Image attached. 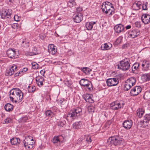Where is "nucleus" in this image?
Masks as SVG:
<instances>
[{
    "label": "nucleus",
    "instance_id": "nucleus-1",
    "mask_svg": "<svg viewBox=\"0 0 150 150\" xmlns=\"http://www.w3.org/2000/svg\"><path fill=\"white\" fill-rule=\"evenodd\" d=\"M10 98L11 100L16 103H19L23 98V93L19 88H13L10 91Z\"/></svg>",
    "mask_w": 150,
    "mask_h": 150
},
{
    "label": "nucleus",
    "instance_id": "nucleus-53",
    "mask_svg": "<svg viewBox=\"0 0 150 150\" xmlns=\"http://www.w3.org/2000/svg\"><path fill=\"white\" fill-rule=\"evenodd\" d=\"M65 84L68 87H69L71 85V83L69 81H65Z\"/></svg>",
    "mask_w": 150,
    "mask_h": 150
},
{
    "label": "nucleus",
    "instance_id": "nucleus-21",
    "mask_svg": "<svg viewBox=\"0 0 150 150\" xmlns=\"http://www.w3.org/2000/svg\"><path fill=\"white\" fill-rule=\"evenodd\" d=\"M36 80L37 85L39 86H41L43 85V82L44 81V79L43 77L38 76L36 77Z\"/></svg>",
    "mask_w": 150,
    "mask_h": 150
},
{
    "label": "nucleus",
    "instance_id": "nucleus-56",
    "mask_svg": "<svg viewBox=\"0 0 150 150\" xmlns=\"http://www.w3.org/2000/svg\"><path fill=\"white\" fill-rule=\"evenodd\" d=\"M106 8V3H103L102 5L101 9H105Z\"/></svg>",
    "mask_w": 150,
    "mask_h": 150
},
{
    "label": "nucleus",
    "instance_id": "nucleus-6",
    "mask_svg": "<svg viewBox=\"0 0 150 150\" xmlns=\"http://www.w3.org/2000/svg\"><path fill=\"white\" fill-rule=\"evenodd\" d=\"M142 90V89L140 86H136L131 90L130 95L133 96H136L141 92Z\"/></svg>",
    "mask_w": 150,
    "mask_h": 150
},
{
    "label": "nucleus",
    "instance_id": "nucleus-23",
    "mask_svg": "<svg viewBox=\"0 0 150 150\" xmlns=\"http://www.w3.org/2000/svg\"><path fill=\"white\" fill-rule=\"evenodd\" d=\"M20 139L18 138H13L10 140V142L12 145H18L20 143Z\"/></svg>",
    "mask_w": 150,
    "mask_h": 150
},
{
    "label": "nucleus",
    "instance_id": "nucleus-46",
    "mask_svg": "<svg viewBox=\"0 0 150 150\" xmlns=\"http://www.w3.org/2000/svg\"><path fill=\"white\" fill-rule=\"evenodd\" d=\"M121 41V38H118L116 40L115 44L116 45H118L120 43Z\"/></svg>",
    "mask_w": 150,
    "mask_h": 150
},
{
    "label": "nucleus",
    "instance_id": "nucleus-59",
    "mask_svg": "<svg viewBox=\"0 0 150 150\" xmlns=\"http://www.w3.org/2000/svg\"><path fill=\"white\" fill-rule=\"evenodd\" d=\"M115 13L114 10H112L110 12V13L109 14V15H112V14H114Z\"/></svg>",
    "mask_w": 150,
    "mask_h": 150
},
{
    "label": "nucleus",
    "instance_id": "nucleus-60",
    "mask_svg": "<svg viewBox=\"0 0 150 150\" xmlns=\"http://www.w3.org/2000/svg\"><path fill=\"white\" fill-rule=\"evenodd\" d=\"M111 10H106V11H105V10H102V11L104 13H105V14H107L108 12H109V11H110Z\"/></svg>",
    "mask_w": 150,
    "mask_h": 150
},
{
    "label": "nucleus",
    "instance_id": "nucleus-15",
    "mask_svg": "<svg viewBox=\"0 0 150 150\" xmlns=\"http://www.w3.org/2000/svg\"><path fill=\"white\" fill-rule=\"evenodd\" d=\"M17 69V66L16 65H13L11 68L6 71V75L7 76H11L13 74Z\"/></svg>",
    "mask_w": 150,
    "mask_h": 150
},
{
    "label": "nucleus",
    "instance_id": "nucleus-55",
    "mask_svg": "<svg viewBox=\"0 0 150 150\" xmlns=\"http://www.w3.org/2000/svg\"><path fill=\"white\" fill-rule=\"evenodd\" d=\"M69 117H70V115H69V113L67 115H64L63 116V118L66 119L67 120H69L68 118Z\"/></svg>",
    "mask_w": 150,
    "mask_h": 150
},
{
    "label": "nucleus",
    "instance_id": "nucleus-63",
    "mask_svg": "<svg viewBox=\"0 0 150 150\" xmlns=\"http://www.w3.org/2000/svg\"><path fill=\"white\" fill-rule=\"evenodd\" d=\"M131 28V25H127V26H126V28L127 29H129L130 28Z\"/></svg>",
    "mask_w": 150,
    "mask_h": 150
},
{
    "label": "nucleus",
    "instance_id": "nucleus-62",
    "mask_svg": "<svg viewBox=\"0 0 150 150\" xmlns=\"http://www.w3.org/2000/svg\"><path fill=\"white\" fill-rule=\"evenodd\" d=\"M37 49L36 47H33V50L32 52H37Z\"/></svg>",
    "mask_w": 150,
    "mask_h": 150
},
{
    "label": "nucleus",
    "instance_id": "nucleus-43",
    "mask_svg": "<svg viewBox=\"0 0 150 150\" xmlns=\"http://www.w3.org/2000/svg\"><path fill=\"white\" fill-rule=\"evenodd\" d=\"M66 124V121L65 120H60L58 123V126L62 127Z\"/></svg>",
    "mask_w": 150,
    "mask_h": 150
},
{
    "label": "nucleus",
    "instance_id": "nucleus-51",
    "mask_svg": "<svg viewBox=\"0 0 150 150\" xmlns=\"http://www.w3.org/2000/svg\"><path fill=\"white\" fill-rule=\"evenodd\" d=\"M23 72V71H20L19 72H17L16 73L14 74V76L15 77L17 76H21L22 74H21V73Z\"/></svg>",
    "mask_w": 150,
    "mask_h": 150
},
{
    "label": "nucleus",
    "instance_id": "nucleus-49",
    "mask_svg": "<svg viewBox=\"0 0 150 150\" xmlns=\"http://www.w3.org/2000/svg\"><path fill=\"white\" fill-rule=\"evenodd\" d=\"M33 140V139L32 138V137L30 136H27L25 137V139L23 141H25L26 140Z\"/></svg>",
    "mask_w": 150,
    "mask_h": 150
},
{
    "label": "nucleus",
    "instance_id": "nucleus-26",
    "mask_svg": "<svg viewBox=\"0 0 150 150\" xmlns=\"http://www.w3.org/2000/svg\"><path fill=\"white\" fill-rule=\"evenodd\" d=\"M96 23L95 22H87L86 25L87 29L88 30H91L93 28V25Z\"/></svg>",
    "mask_w": 150,
    "mask_h": 150
},
{
    "label": "nucleus",
    "instance_id": "nucleus-27",
    "mask_svg": "<svg viewBox=\"0 0 150 150\" xmlns=\"http://www.w3.org/2000/svg\"><path fill=\"white\" fill-rule=\"evenodd\" d=\"M4 108L6 111H11L13 110V106L10 103H8L5 105Z\"/></svg>",
    "mask_w": 150,
    "mask_h": 150
},
{
    "label": "nucleus",
    "instance_id": "nucleus-52",
    "mask_svg": "<svg viewBox=\"0 0 150 150\" xmlns=\"http://www.w3.org/2000/svg\"><path fill=\"white\" fill-rule=\"evenodd\" d=\"M11 121V119L9 118H7L4 120L5 122L6 123H8Z\"/></svg>",
    "mask_w": 150,
    "mask_h": 150
},
{
    "label": "nucleus",
    "instance_id": "nucleus-9",
    "mask_svg": "<svg viewBox=\"0 0 150 150\" xmlns=\"http://www.w3.org/2000/svg\"><path fill=\"white\" fill-rule=\"evenodd\" d=\"M74 16L73 18L74 20L76 23H79L83 20V16L81 13L77 12L74 14Z\"/></svg>",
    "mask_w": 150,
    "mask_h": 150
},
{
    "label": "nucleus",
    "instance_id": "nucleus-31",
    "mask_svg": "<svg viewBox=\"0 0 150 150\" xmlns=\"http://www.w3.org/2000/svg\"><path fill=\"white\" fill-rule=\"evenodd\" d=\"M38 54V53L36 52H26L25 53V55L27 56H31L34 55H36Z\"/></svg>",
    "mask_w": 150,
    "mask_h": 150
},
{
    "label": "nucleus",
    "instance_id": "nucleus-44",
    "mask_svg": "<svg viewBox=\"0 0 150 150\" xmlns=\"http://www.w3.org/2000/svg\"><path fill=\"white\" fill-rule=\"evenodd\" d=\"M32 68L34 69H37L39 65L36 63L33 62L32 63Z\"/></svg>",
    "mask_w": 150,
    "mask_h": 150
},
{
    "label": "nucleus",
    "instance_id": "nucleus-4",
    "mask_svg": "<svg viewBox=\"0 0 150 150\" xmlns=\"http://www.w3.org/2000/svg\"><path fill=\"white\" fill-rule=\"evenodd\" d=\"M79 83L81 86L85 87L86 90H88V91H90L92 89L91 83L86 79H81L79 81Z\"/></svg>",
    "mask_w": 150,
    "mask_h": 150
},
{
    "label": "nucleus",
    "instance_id": "nucleus-54",
    "mask_svg": "<svg viewBox=\"0 0 150 150\" xmlns=\"http://www.w3.org/2000/svg\"><path fill=\"white\" fill-rule=\"evenodd\" d=\"M22 121L23 122H25L26 120L28 119V117L26 116H25L22 117Z\"/></svg>",
    "mask_w": 150,
    "mask_h": 150
},
{
    "label": "nucleus",
    "instance_id": "nucleus-41",
    "mask_svg": "<svg viewBox=\"0 0 150 150\" xmlns=\"http://www.w3.org/2000/svg\"><path fill=\"white\" fill-rule=\"evenodd\" d=\"M68 5L70 7H71L75 5V2L74 1H69L68 3Z\"/></svg>",
    "mask_w": 150,
    "mask_h": 150
},
{
    "label": "nucleus",
    "instance_id": "nucleus-37",
    "mask_svg": "<svg viewBox=\"0 0 150 150\" xmlns=\"http://www.w3.org/2000/svg\"><path fill=\"white\" fill-rule=\"evenodd\" d=\"M22 46L24 47L27 48L29 46V42H26L24 41H23Z\"/></svg>",
    "mask_w": 150,
    "mask_h": 150
},
{
    "label": "nucleus",
    "instance_id": "nucleus-18",
    "mask_svg": "<svg viewBox=\"0 0 150 150\" xmlns=\"http://www.w3.org/2000/svg\"><path fill=\"white\" fill-rule=\"evenodd\" d=\"M123 127L126 129H130L132 125V122L131 120H126L122 124Z\"/></svg>",
    "mask_w": 150,
    "mask_h": 150
},
{
    "label": "nucleus",
    "instance_id": "nucleus-12",
    "mask_svg": "<svg viewBox=\"0 0 150 150\" xmlns=\"http://www.w3.org/2000/svg\"><path fill=\"white\" fill-rule=\"evenodd\" d=\"M140 31L137 29L131 30L129 32V37L131 38H134L139 35Z\"/></svg>",
    "mask_w": 150,
    "mask_h": 150
},
{
    "label": "nucleus",
    "instance_id": "nucleus-40",
    "mask_svg": "<svg viewBox=\"0 0 150 150\" xmlns=\"http://www.w3.org/2000/svg\"><path fill=\"white\" fill-rule=\"evenodd\" d=\"M95 110L94 107L93 106H88V110L90 113H92Z\"/></svg>",
    "mask_w": 150,
    "mask_h": 150
},
{
    "label": "nucleus",
    "instance_id": "nucleus-3",
    "mask_svg": "<svg viewBox=\"0 0 150 150\" xmlns=\"http://www.w3.org/2000/svg\"><path fill=\"white\" fill-rule=\"evenodd\" d=\"M130 60L126 59L120 61V64L118 66V68L123 71H126L129 69L130 65Z\"/></svg>",
    "mask_w": 150,
    "mask_h": 150
},
{
    "label": "nucleus",
    "instance_id": "nucleus-64",
    "mask_svg": "<svg viewBox=\"0 0 150 150\" xmlns=\"http://www.w3.org/2000/svg\"><path fill=\"white\" fill-rule=\"evenodd\" d=\"M40 72L42 74L44 75V74L45 73V71L44 70H42L40 71Z\"/></svg>",
    "mask_w": 150,
    "mask_h": 150
},
{
    "label": "nucleus",
    "instance_id": "nucleus-36",
    "mask_svg": "<svg viewBox=\"0 0 150 150\" xmlns=\"http://www.w3.org/2000/svg\"><path fill=\"white\" fill-rule=\"evenodd\" d=\"M143 76L144 77L146 81H149L150 80V73L144 74Z\"/></svg>",
    "mask_w": 150,
    "mask_h": 150
},
{
    "label": "nucleus",
    "instance_id": "nucleus-11",
    "mask_svg": "<svg viewBox=\"0 0 150 150\" xmlns=\"http://www.w3.org/2000/svg\"><path fill=\"white\" fill-rule=\"evenodd\" d=\"M33 140H29L23 141V143L24 147L27 149H29L33 148L34 143Z\"/></svg>",
    "mask_w": 150,
    "mask_h": 150
},
{
    "label": "nucleus",
    "instance_id": "nucleus-17",
    "mask_svg": "<svg viewBox=\"0 0 150 150\" xmlns=\"http://www.w3.org/2000/svg\"><path fill=\"white\" fill-rule=\"evenodd\" d=\"M141 19L144 24H148L150 22V16L146 14H144L141 17Z\"/></svg>",
    "mask_w": 150,
    "mask_h": 150
},
{
    "label": "nucleus",
    "instance_id": "nucleus-45",
    "mask_svg": "<svg viewBox=\"0 0 150 150\" xmlns=\"http://www.w3.org/2000/svg\"><path fill=\"white\" fill-rule=\"evenodd\" d=\"M52 114V112L51 110H47L45 112L46 115L47 116L50 117Z\"/></svg>",
    "mask_w": 150,
    "mask_h": 150
},
{
    "label": "nucleus",
    "instance_id": "nucleus-20",
    "mask_svg": "<svg viewBox=\"0 0 150 150\" xmlns=\"http://www.w3.org/2000/svg\"><path fill=\"white\" fill-rule=\"evenodd\" d=\"M124 29V26L121 24L117 25L114 27L115 31L117 33H120Z\"/></svg>",
    "mask_w": 150,
    "mask_h": 150
},
{
    "label": "nucleus",
    "instance_id": "nucleus-34",
    "mask_svg": "<svg viewBox=\"0 0 150 150\" xmlns=\"http://www.w3.org/2000/svg\"><path fill=\"white\" fill-rule=\"evenodd\" d=\"M59 137H62V136L61 135L60 136H59V137L57 136L56 137H54L52 140V142L54 143L55 144V143H57L58 142H60L59 141Z\"/></svg>",
    "mask_w": 150,
    "mask_h": 150
},
{
    "label": "nucleus",
    "instance_id": "nucleus-47",
    "mask_svg": "<svg viewBox=\"0 0 150 150\" xmlns=\"http://www.w3.org/2000/svg\"><path fill=\"white\" fill-rule=\"evenodd\" d=\"M134 25L135 27L138 28H139L141 26L140 22L137 21L135 22Z\"/></svg>",
    "mask_w": 150,
    "mask_h": 150
},
{
    "label": "nucleus",
    "instance_id": "nucleus-58",
    "mask_svg": "<svg viewBox=\"0 0 150 150\" xmlns=\"http://www.w3.org/2000/svg\"><path fill=\"white\" fill-rule=\"evenodd\" d=\"M112 123V121L111 120H109L107 121L106 123V125L107 126L108 125L109 126Z\"/></svg>",
    "mask_w": 150,
    "mask_h": 150
},
{
    "label": "nucleus",
    "instance_id": "nucleus-8",
    "mask_svg": "<svg viewBox=\"0 0 150 150\" xmlns=\"http://www.w3.org/2000/svg\"><path fill=\"white\" fill-rule=\"evenodd\" d=\"M106 83L107 86H114L118 83L119 81L116 78H110L107 79Z\"/></svg>",
    "mask_w": 150,
    "mask_h": 150
},
{
    "label": "nucleus",
    "instance_id": "nucleus-24",
    "mask_svg": "<svg viewBox=\"0 0 150 150\" xmlns=\"http://www.w3.org/2000/svg\"><path fill=\"white\" fill-rule=\"evenodd\" d=\"M126 82L129 85L132 86L135 84L136 79L134 78L131 77L127 79Z\"/></svg>",
    "mask_w": 150,
    "mask_h": 150
},
{
    "label": "nucleus",
    "instance_id": "nucleus-14",
    "mask_svg": "<svg viewBox=\"0 0 150 150\" xmlns=\"http://www.w3.org/2000/svg\"><path fill=\"white\" fill-rule=\"evenodd\" d=\"M6 54L9 58L14 59L16 57V51L14 49L9 48L7 51Z\"/></svg>",
    "mask_w": 150,
    "mask_h": 150
},
{
    "label": "nucleus",
    "instance_id": "nucleus-13",
    "mask_svg": "<svg viewBox=\"0 0 150 150\" xmlns=\"http://www.w3.org/2000/svg\"><path fill=\"white\" fill-rule=\"evenodd\" d=\"M9 10H1L0 15L1 18L3 19L9 18L11 16V13Z\"/></svg>",
    "mask_w": 150,
    "mask_h": 150
},
{
    "label": "nucleus",
    "instance_id": "nucleus-30",
    "mask_svg": "<svg viewBox=\"0 0 150 150\" xmlns=\"http://www.w3.org/2000/svg\"><path fill=\"white\" fill-rule=\"evenodd\" d=\"M143 98L145 99H148L150 98V90L145 92Z\"/></svg>",
    "mask_w": 150,
    "mask_h": 150
},
{
    "label": "nucleus",
    "instance_id": "nucleus-61",
    "mask_svg": "<svg viewBox=\"0 0 150 150\" xmlns=\"http://www.w3.org/2000/svg\"><path fill=\"white\" fill-rule=\"evenodd\" d=\"M127 44H124L122 47L123 49H126L127 48Z\"/></svg>",
    "mask_w": 150,
    "mask_h": 150
},
{
    "label": "nucleus",
    "instance_id": "nucleus-38",
    "mask_svg": "<svg viewBox=\"0 0 150 150\" xmlns=\"http://www.w3.org/2000/svg\"><path fill=\"white\" fill-rule=\"evenodd\" d=\"M85 137L86 139V140L88 143H91L92 141L91 136L88 135H85Z\"/></svg>",
    "mask_w": 150,
    "mask_h": 150
},
{
    "label": "nucleus",
    "instance_id": "nucleus-28",
    "mask_svg": "<svg viewBox=\"0 0 150 150\" xmlns=\"http://www.w3.org/2000/svg\"><path fill=\"white\" fill-rule=\"evenodd\" d=\"M81 125L82 123L81 122H76L73 124V127L75 129H79L81 127Z\"/></svg>",
    "mask_w": 150,
    "mask_h": 150
},
{
    "label": "nucleus",
    "instance_id": "nucleus-57",
    "mask_svg": "<svg viewBox=\"0 0 150 150\" xmlns=\"http://www.w3.org/2000/svg\"><path fill=\"white\" fill-rule=\"evenodd\" d=\"M18 24L17 23H14L13 25H11L12 27L14 28L15 29L17 28V27Z\"/></svg>",
    "mask_w": 150,
    "mask_h": 150
},
{
    "label": "nucleus",
    "instance_id": "nucleus-32",
    "mask_svg": "<svg viewBox=\"0 0 150 150\" xmlns=\"http://www.w3.org/2000/svg\"><path fill=\"white\" fill-rule=\"evenodd\" d=\"M112 47V45L110 42L105 43L104 44L103 50H107L109 49Z\"/></svg>",
    "mask_w": 150,
    "mask_h": 150
},
{
    "label": "nucleus",
    "instance_id": "nucleus-29",
    "mask_svg": "<svg viewBox=\"0 0 150 150\" xmlns=\"http://www.w3.org/2000/svg\"><path fill=\"white\" fill-rule=\"evenodd\" d=\"M149 121H150V114H146L144 116L143 122L148 123Z\"/></svg>",
    "mask_w": 150,
    "mask_h": 150
},
{
    "label": "nucleus",
    "instance_id": "nucleus-33",
    "mask_svg": "<svg viewBox=\"0 0 150 150\" xmlns=\"http://www.w3.org/2000/svg\"><path fill=\"white\" fill-rule=\"evenodd\" d=\"M110 8H114L112 6V4L109 2H107L106 3V9H110Z\"/></svg>",
    "mask_w": 150,
    "mask_h": 150
},
{
    "label": "nucleus",
    "instance_id": "nucleus-7",
    "mask_svg": "<svg viewBox=\"0 0 150 150\" xmlns=\"http://www.w3.org/2000/svg\"><path fill=\"white\" fill-rule=\"evenodd\" d=\"M147 2L145 3L143 5L142 4V2L140 1H136L133 4V6L135 7H137V8L140 9L142 8V9H147Z\"/></svg>",
    "mask_w": 150,
    "mask_h": 150
},
{
    "label": "nucleus",
    "instance_id": "nucleus-5",
    "mask_svg": "<svg viewBox=\"0 0 150 150\" xmlns=\"http://www.w3.org/2000/svg\"><path fill=\"white\" fill-rule=\"evenodd\" d=\"M121 141V140L119 137L116 136L111 137L108 140V142H110L111 144H113L115 146L120 144Z\"/></svg>",
    "mask_w": 150,
    "mask_h": 150
},
{
    "label": "nucleus",
    "instance_id": "nucleus-50",
    "mask_svg": "<svg viewBox=\"0 0 150 150\" xmlns=\"http://www.w3.org/2000/svg\"><path fill=\"white\" fill-rule=\"evenodd\" d=\"M28 91L30 92H32L35 91V89L32 87L29 86Z\"/></svg>",
    "mask_w": 150,
    "mask_h": 150
},
{
    "label": "nucleus",
    "instance_id": "nucleus-48",
    "mask_svg": "<svg viewBox=\"0 0 150 150\" xmlns=\"http://www.w3.org/2000/svg\"><path fill=\"white\" fill-rule=\"evenodd\" d=\"M14 18L15 21H18L20 20V17L17 15H15L14 17Z\"/></svg>",
    "mask_w": 150,
    "mask_h": 150
},
{
    "label": "nucleus",
    "instance_id": "nucleus-39",
    "mask_svg": "<svg viewBox=\"0 0 150 150\" xmlns=\"http://www.w3.org/2000/svg\"><path fill=\"white\" fill-rule=\"evenodd\" d=\"M82 70L83 72L86 74L88 73L91 71V69L87 67H83L82 69Z\"/></svg>",
    "mask_w": 150,
    "mask_h": 150
},
{
    "label": "nucleus",
    "instance_id": "nucleus-35",
    "mask_svg": "<svg viewBox=\"0 0 150 150\" xmlns=\"http://www.w3.org/2000/svg\"><path fill=\"white\" fill-rule=\"evenodd\" d=\"M132 87V86L125 82V85L124 87V90L125 91H128Z\"/></svg>",
    "mask_w": 150,
    "mask_h": 150
},
{
    "label": "nucleus",
    "instance_id": "nucleus-19",
    "mask_svg": "<svg viewBox=\"0 0 150 150\" xmlns=\"http://www.w3.org/2000/svg\"><path fill=\"white\" fill-rule=\"evenodd\" d=\"M56 47L53 44H50L48 47V51L50 53L54 55L57 52Z\"/></svg>",
    "mask_w": 150,
    "mask_h": 150
},
{
    "label": "nucleus",
    "instance_id": "nucleus-22",
    "mask_svg": "<svg viewBox=\"0 0 150 150\" xmlns=\"http://www.w3.org/2000/svg\"><path fill=\"white\" fill-rule=\"evenodd\" d=\"M92 96L90 94H87L84 95L83 98L87 102L93 103V100L92 98Z\"/></svg>",
    "mask_w": 150,
    "mask_h": 150
},
{
    "label": "nucleus",
    "instance_id": "nucleus-42",
    "mask_svg": "<svg viewBox=\"0 0 150 150\" xmlns=\"http://www.w3.org/2000/svg\"><path fill=\"white\" fill-rule=\"evenodd\" d=\"M139 65V64L138 63H135L133 65L132 67V69L133 70V69H134V71L136 70L138 68Z\"/></svg>",
    "mask_w": 150,
    "mask_h": 150
},
{
    "label": "nucleus",
    "instance_id": "nucleus-2",
    "mask_svg": "<svg viewBox=\"0 0 150 150\" xmlns=\"http://www.w3.org/2000/svg\"><path fill=\"white\" fill-rule=\"evenodd\" d=\"M82 109L80 108H76L71 110L69 113L70 117L72 119H75L81 114Z\"/></svg>",
    "mask_w": 150,
    "mask_h": 150
},
{
    "label": "nucleus",
    "instance_id": "nucleus-16",
    "mask_svg": "<svg viewBox=\"0 0 150 150\" xmlns=\"http://www.w3.org/2000/svg\"><path fill=\"white\" fill-rule=\"evenodd\" d=\"M142 69L144 71H147L150 70V63L147 61H144L142 65Z\"/></svg>",
    "mask_w": 150,
    "mask_h": 150
},
{
    "label": "nucleus",
    "instance_id": "nucleus-10",
    "mask_svg": "<svg viewBox=\"0 0 150 150\" xmlns=\"http://www.w3.org/2000/svg\"><path fill=\"white\" fill-rule=\"evenodd\" d=\"M123 103H120L119 101H116L110 104V107L113 110H118L123 106Z\"/></svg>",
    "mask_w": 150,
    "mask_h": 150
},
{
    "label": "nucleus",
    "instance_id": "nucleus-25",
    "mask_svg": "<svg viewBox=\"0 0 150 150\" xmlns=\"http://www.w3.org/2000/svg\"><path fill=\"white\" fill-rule=\"evenodd\" d=\"M145 112L143 108H140L137 111V115L139 118H141Z\"/></svg>",
    "mask_w": 150,
    "mask_h": 150
}]
</instances>
